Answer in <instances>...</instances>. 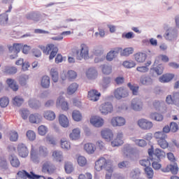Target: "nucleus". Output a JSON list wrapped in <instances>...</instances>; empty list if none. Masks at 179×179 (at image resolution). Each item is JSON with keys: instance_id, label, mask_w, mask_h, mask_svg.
<instances>
[{"instance_id": "a19ab883", "label": "nucleus", "mask_w": 179, "mask_h": 179, "mask_svg": "<svg viewBox=\"0 0 179 179\" xmlns=\"http://www.w3.org/2000/svg\"><path fill=\"white\" fill-rule=\"evenodd\" d=\"M54 47V44H50L48 45L46 47L44 45H40L39 48L42 50L43 54H46V55H48L50 54V51H51V48Z\"/></svg>"}, {"instance_id": "ea45409f", "label": "nucleus", "mask_w": 179, "mask_h": 179, "mask_svg": "<svg viewBox=\"0 0 179 179\" xmlns=\"http://www.w3.org/2000/svg\"><path fill=\"white\" fill-rule=\"evenodd\" d=\"M52 157L56 160V162H62L63 156L62 152L61 151H54L52 153Z\"/></svg>"}, {"instance_id": "5701e85b", "label": "nucleus", "mask_w": 179, "mask_h": 179, "mask_svg": "<svg viewBox=\"0 0 179 179\" xmlns=\"http://www.w3.org/2000/svg\"><path fill=\"white\" fill-rule=\"evenodd\" d=\"M154 156L157 157V161L160 162L162 159H164L166 157V152H164L162 149L160 148H156L155 150Z\"/></svg>"}, {"instance_id": "0eeeda50", "label": "nucleus", "mask_w": 179, "mask_h": 179, "mask_svg": "<svg viewBox=\"0 0 179 179\" xmlns=\"http://www.w3.org/2000/svg\"><path fill=\"white\" fill-rule=\"evenodd\" d=\"M167 104H174L179 107V92H174L173 95H168L166 98Z\"/></svg>"}, {"instance_id": "2f4dec72", "label": "nucleus", "mask_w": 179, "mask_h": 179, "mask_svg": "<svg viewBox=\"0 0 179 179\" xmlns=\"http://www.w3.org/2000/svg\"><path fill=\"white\" fill-rule=\"evenodd\" d=\"M10 164L11 166H13V167L17 168L19 167V166H20V161H19V159L17 158V157H16V155H11L10 157Z\"/></svg>"}, {"instance_id": "5fc2aeb1", "label": "nucleus", "mask_w": 179, "mask_h": 179, "mask_svg": "<svg viewBox=\"0 0 179 179\" xmlns=\"http://www.w3.org/2000/svg\"><path fill=\"white\" fill-rule=\"evenodd\" d=\"M157 143L162 149H167L169 148V142L166 141V138L157 140Z\"/></svg>"}, {"instance_id": "4be33fe9", "label": "nucleus", "mask_w": 179, "mask_h": 179, "mask_svg": "<svg viewBox=\"0 0 179 179\" xmlns=\"http://www.w3.org/2000/svg\"><path fill=\"white\" fill-rule=\"evenodd\" d=\"M42 117L38 113L30 115L29 121L32 124H40L41 122Z\"/></svg>"}, {"instance_id": "7c9ffc66", "label": "nucleus", "mask_w": 179, "mask_h": 179, "mask_svg": "<svg viewBox=\"0 0 179 179\" xmlns=\"http://www.w3.org/2000/svg\"><path fill=\"white\" fill-rule=\"evenodd\" d=\"M50 76L52 78V81L55 83H57V82H58V79H59V74H58V70L55 68H52L50 69Z\"/></svg>"}, {"instance_id": "72a5a7b5", "label": "nucleus", "mask_w": 179, "mask_h": 179, "mask_svg": "<svg viewBox=\"0 0 179 179\" xmlns=\"http://www.w3.org/2000/svg\"><path fill=\"white\" fill-rule=\"evenodd\" d=\"M151 71H154L157 75H162L163 72L164 71V65L163 64H158L157 66L153 67L151 69Z\"/></svg>"}, {"instance_id": "37998d69", "label": "nucleus", "mask_w": 179, "mask_h": 179, "mask_svg": "<svg viewBox=\"0 0 179 179\" xmlns=\"http://www.w3.org/2000/svg\"><path fill=\"white\" fill-rule=\"evenodd\" d=\"M117 54H118V51L111 50L107 54L106 59L109 62H111L114 59V58H115V57H117Z\"/></svg>"}, {"instance_id": "bf43d9fd", "label": "nucleus", "mask_w": 179, "mask_h": 179, "mask_svg": "<svg viewBox=\"0 0 179 179\" xmlns=\"http://www.w3.org/2000/svg\"><path fill=\"white\" fill-rule=\"evenodd\" d=\"M145 173L148 178H153V169H152L150 166L145 168Z\"/></svg>"}, {"instance_id": "dca6fc26", "label": "nucleus", "mask_w": 179, "mask_h": 179, "mask_svg": "<svg viewBox=\"0 0 179 179\" xmlns=\"http://www.w3.org/2000/svg\"><path fill=\"white\" fill-rule=\"evenodd\" d=\"M140 82L144 86H152L153 85V79L149 76H142L140 78Z\"/></svg>"}, {"instance_id": "6e6d98bb", "label": "nucleus", "mask_w": 179, "mask_h": 179, "mask_svg": "<svg viewBox=\"0 0 179 179\" xmlns=\"http://www.w3.org/2000/svg\"><path fill=\"white\" fill-rule=\"evenodd\" d=\"M123 66L127 69L134 68V66H136V63L133 60L124 61L123 62Z\"/></svg>"}, {"instance_id": "412c9836", "label": "nucleus", "mask_w": 179, "mask_h": 179, "mask_svg": "<svg viewBox=\"0 0 179 179\" xmlns=\"http://www.w3.org/2000/svg\"><path fill=\"white\" fill-rule=\"evenodd\" d=\"M57 106H61L62 109L64 111L69 109L68 108V102L65 101V98L63 96H59L57 100Z\"/></svg>"}, {"instance_id": "de8ad7c7", "label": "nucleus", "mask_w": 179, "mask_h": 179, "mask_svg": "<svg viewBox=\"0 0 179 179\" xmlns=\"http://www.w3.org/2000/svg\"><path fill=\"white\" fill-rule=\"evenodd\" d=\"M154 138L158 139V141H160V139H167V134L162 131H156L154 134Z\"/></svg>"}, {"instance_id": "f8f14e48", "label": "nucleus", "mask_w": 179, "mask_h": 179, "mask_svg": "<svg viewBox=\"0 0 179 179\" xmlns=\"http://www.w3.org/2000/svg\"><path fill=\"white\" fill-rule=\"evenodd\" d=\"M125 122V119L122 117H113L111 120L113 127H124Z\"/></svg>"}, {"instance_id": "a18cd8bd", "label": "nucleus", "mask_w": 179, "mask_h": 179, "mask_svg": "<svg viewBox=\"0 0 179 179\" xmlns=\"http://www.w3.org/2000/svg\"><path fill=\"white\" fill-rule=\"evenodd\" d=\"M24 103V99L20 96H15L13 99V103L14 106H17V107H20L22 103Z\"/></svg>"}, {"instance_id": "774afa93", "label": "nucleus", "mask_w": 179, "mask_h": 179, "mask_svg": "<svg viewBox=\"0 0 179 179\" xmlns=\"http://www.w3.org/2000/svg\"><path fill=\"white\" fill-rule=\"evenodd\" d=\"M27 137L29 141H34L36 139V133L29 130L27 132Z\"/></svg>"}, {"instance_id": "c85d7f7f", "label": "nucleus", "mask_w": 179, "mask_h": 179, "mask_svg": "<svg viewBox=\"0 0 179 179\" xmlns=\"http://www.w3.org/2000/svg\"><path fill=\"white\" fill-rule=\"evenodd\" d=\"M69 136L71 141H77V139H79V138H80V129H73L72 133L70 134Z\"/></svg>"}, {"instance_id": "cd10ccee", "label": "nucleus", "mask_w": 179, "mask_h": 179, "mask_svg": "<svg viewBox=\"0 0 179 179\" xmlns=\"http://www.w3.org/2000/svg\"><path fill=\"white\" fill-rule=\"evenodd\" d=\"M6 83L8 87L12 89V90H13V92H17V90H19V85L16 84L15 80H13L12 78H8L6 80Z\"/></svg>"}, {"instance_id": "bb28decb", "label": "nucleus", "mask_w": 179, "mask_h": 179, "mask_svg": "<svg viewBox=\"0 0 179 179\" xmlns=\"http://www.w3.org/2000/svg\"><path fill=\"white\" fill-rule=\"evenodd\" d=\"M50 77L44 76L42 77L41 80V85L43 89H48L50 87Z\"/></svg>"}, {"instance_id": "39448f33", "label": "nucleus", "mask_w": 179, "mask_h": 179, "mask_svg": "<svg viewBox=\"0 0 179 179\" xmlns=\"http://www.w3.org/2000/svg\"><path fill=\"white\" fill-rule=\"evenodd\" d=\"M114 96L117 100H121V99H125L129 96V92L127 88L120 87L117 88L114 92Z\"/></svg>"}, {"instance_id": "f257e3e1", "label": "nucleus", "mask_w": 179, "mask_h": 179, "mask_svg": "<svg viewBox=\"0 0 179 179\" xmlns=\"http://www.w3.org/2000/svg\"><path fill=\"white\" fill-rule=\"evenodd\" d=\"M103 169H106V171H108V173H113V166H111V160L101 157L95 162V169L96 171H101Z\"/></svg>"}, {"instance_id": "0e129e2a", "label": "nucleus", "mask_w": 179, "mask_h": 179, "mask_svg": "<svg viewBox=\"0 0 179 179\" xmlns=\"http://www.w3.org/2000/svg\"><path fill=\"white\" fill-rule=\"evenodd\" d=\"M78 163L79 166L83 167V166H86V163H87V161L86 160V158L85 157L80 156L78 158Z\"/></svg>"}, {"instance_id": "423d86ee", "label": "nucleus", "mask_w": 179, "mask_h": 179, "mask_svg": "<svg viewBox=\"0 0 179 179\" xmlns=\"http://www.w3.org/2000/svg\"><path fill=\"white\" fill-rule=\"evenodd\" d=\"M113 107L111 102H105L100 106L99 111L103 115L113 113Z\"/></svg>"}, {"instance_id": "f3484780", "label": "nucleus", "mask_w": 179, "mask_h": 179, "mask_svg": "<svg viewBox=\"0 0 179 179\" xmlns=\"http://www.w3.org/2000/svg\"><path fill=\"white\" fill-rule=\"evenodd\" d=\"M28 20H34V22H39L41 19V14L38 12L30 13L26 15Z\"/></svg>"}, {"instance_id": "338daca9", "label": "nucleus", "mask_w": 179, "mask_h": 179, "mask_svg": "<svg viewBox=\"0 0 179 179\" xmlns=\"http://www.w3.org/2000/svg\"><path fill=\"white\" fill-rule=\"evenodd\" d=\"M111 66H107V65H103L102 67V72L104 73V75H110L111 73Z\"/></svg>"}, {"instance_id": "393cba45", "label": "nucleus", "mask_w": 179, "mask_h": 179, "mask_svg": "<svg viewBox=\"0 0 179 179\" xmlns=\"http://www.w3.org/2000/svg\"><path fill=\"white\" fill-rule=\"evenodd\" d=\"M28 104L31 108H35L36 110L41 107V103H40V101L36 99H29Z\"/></svg>"}, {"instance_id": "a878e982", "label": "nucleus", "mask_w": 179, "mask_h": 179, "mask_svg": "<svg viewBox=\"0 0 179 179\" xmlns=\"http://www.w3.org/2000/svg\"><path fill=\"white\" fill-rule=\"evenodd\" d=\"M174 78V75L171 73L164 74L162 76L159 78V82L161 83H167L172 80Z\"/></svg>"}, {"instance_id": "e2e57ef3", "label": "nucleus", "mask_w": 179, "mask_h": 179, "mask_svg": "<svg viewBox=\"0 0 179 179\" xmlns=\"http://www.w3.org/2000/svg\"><path fill=\"white\" fill-rule=\"evenodd\" d=\"M141 166H143V167H150V159L149 158L141 159L139 162Z\"/></svg>"}, {"instance_id": "680f3d73", "label": "nucleus", "mask_w": 179, "mask_h": 179, "mask_svg": "<svg viewBox=\"0 0 179 179\" xmlns=\"http://www.w3.org/2000/svg\"><path fill=\"white\" fill-rule=\"evenodd\" d=\"M48 129L47 127L44 125H41L38 128V132L39 135H41L42 136H44L47 134Z\"/></svg>"}, {"instance_id": "c9c22d12", "label": "nucleus", "mask_w": 179, "mask_h": 179, "mask_svg": "<svg viewBox=\"0 0 179 179\" xmlns=\"http://www.w3.org/2000/svg\"><path fill=\"white\" fill-rule=\"evenodd\" d=\"M38 153L40 157H47L48 156V150L44 146H40Z\"/></svg>"}, {"instance_id": "3c124183", "label": "nucleus", "mask_w": 179, "mask_h": 179, "mask_svg": "<svg viewBox=\"0 0 179 179\" xmlns=\"http://www.w3.org/2000/svg\"><path fill=\"white\" fill-rule=\"evenodd\" d=\"M134 53V48H126L123 50V51L120 53L122 57H129L131 54Z\"/></svg>"}, {"instance_id": "052dcab7", "label": "nucleus", "mask_w": 179, "mask_h": 179, "mask_svg": "<svg viewBox=\"0 0 179 179\" xmlns=\"http://www.w3.org/2000/svg\"><path fill=\"white\" fill-rule=\"evenodd\" d=\"M57 52H58V48L54 45V47L51 48V52L49 56V59H54L55 56L57 55Z\"/></svg>"}, {"instance_id": "9b49d317", "label": "nucleus", "mask_w": 179, "mask_h": 179, "mask_svg": "<svg viewBox=\"0 0 179 179\" xmlns=\"http://www.w3.org/2000/svg\"><path fill=\"white\" fill-rule=\"evenodd\" d=\"M17 152L20 157H27L29 156V150L26 145L20 143L17 146Z\"/></svg>"}, {"instance_id": "4c0bfd02", "label": "nucleus", "mask_w": 179, "mask_h": 179, "mask_svg": "<svg viewBox=\"0 0 179 179\" xmlns=\"http://www.w3.org/2000/svg\"><path fill=\"white\" fill-rule=\"evenodd\" d=\"M8 20H9V17L6 13L0 15V24L1 26H6L8 24Z\"/></svg>"}, {"instance_id": "49530a36", "label": "nucleus", "mask_w": 179, "mask_h": 179, "mask_svg": "<svg viewBox=\"0 0 179 179\" xmlns=\"http://www.w3.org/2000/svg\"><path fill=\"white\" fill-rule=\"evenodd\" d=\"M78 87H79V85L76 83H73L69 85L68 87V92L69 94H73L76 90H78Z\"/></svg>"}, {"instance_id": "b1692460", "label": "nucleus", "mask_w": 179, "mask_h": 179, "mask_svg": "<svg viewBox=\"0 0 179 179\" xmlns=\"http://www.w3.org/2000/svg\"><path fill=\"white\" fill-rule=\"evenodd\" d=\"M88 79H96L97 78V70L94 67H91L87 71Z\"/></svg>"}, {"instance_id": "a211bd4d", "label": "nucleus", "mask_w": 179, "mask_h": 179, "mask_svg": "<svg viewBox=\"0 0 179 179\" xmlns=\"http://www.w3.org/2000/svg\"><path fill=\"white\" fill-rule=\"evenodd\" d=\"M31 160L33 162V163H35L36 164H38L40 163V155H38V152L36 151L34 149L31 148Z\"/></svg>"}, {"instance_id": "603ef678", "label": "nucleus", "mask_w": 179, "mask_h": 179, "mask_svg": "<svg viewBox=\"0 0 179 179\" xmlns=\"http://www.w3.org/2000/svg\"><path fill=\"white\" fill-rule=\"evenodd\" d=\"M4 72L8 73V75H13L17 72V69L13 66H6L4 69Z\"/></svg>"}, {"instance_id": "f03ea898", "label": "nucleus", "mask_w": 179, "mask_h": 179, "mask_svg": "<svg viewBox=\"0 0 179 179\" xmlns=\"http://www.w3.org/2000/svg\"><path fill=\"white\" fill-rule=\"evenodd\" d=\"M164 37L167 41H176L178 38V30L177 28L169 27L166 30Z\"/></svg>"}, {"instance_id": "20e7f679", "label": "nucleus", "mask_w": 179, "mask_h": 179, "mask_svg": "<svg viewBox=\"0 0 179 179\" xmlns=\"http://www.w3.org/2000/svg\"><path fill=\"white\" fill-rule=\"evenodd\" d=\"M89 57V49L85 44H81L80 50L76 51V59L79 61H82L83 58L85 59Z\"/></svg>"}, {"instance_id": "58836bf2", "label": "nucleus", "mask_w": 179, "mask_h": 179, "mask_svg": "<svg viewBox=\"0 0 179 179\" xmlns=\"http://www.w3.org/2000/svg\"><path fill=\"white\" fill-rule=\"evenodd\" d=\"M84 149L87 153L90 155L94 153V145L92 143H87L84 145Z\"/></svg>"}, {"instance_id": "c756f323", "label": "nucleus", "mask_w": 179, "mask_h": 179, "mask_svg": "<svg viewBox=\"0 0 179 179\" xmlns=\"http://www.w3.org/2000/svg\"><path fill=\"white\" fill-rule=\"evenodd\" d=\"M146 57H147L146 54L142 53V52H138L134 55L135 60L137 62H140V63L145 62V61H146Z\"/></svg>"}, {"instance_id": "9d476101", "label": "nucleus", "mask_w": 179, "mask_h": 179, "mask_svg": "<svg viewBox=\"0 0 179 179\" xmlns=\"http://www.w3.org/2000/svg\"><path fill=\"white\" fill-rule=\"evenodd\" d=\"M131 108L134 111H141L143 108V103L138 98H135L131 101Z\"/></svg>"}, {"instance_id": "ddd939ff", "label": "nucleus", "mask_w": 179, "mask_h": 179, "mask_svg": "<svg viewBox=\"0 0 179 179\" xmlns=\"http://www.w3.org/2000/svg\"><path fill=\"white\" fill-rule=\"evenodd\" d=\"M101 135L102 138H103V139L106 141V142H110V141H113V138H114V134H113V131L109 129L101 131Z\"/></svg>"}, {"instance_id": "473e14b6", "label": "nucleus", "mask_w": 179, "mask_h": 179, "mask_svg": "<svg viewBox=\"0 0 179 179\" xmlns=\"http://www.w3.org/2000/svg\"><path fill=\"white\" fill-rule=\"evenodd\" d=\"M130 178L131 179H138L141 176V169L138 168H135L130 172Z\"/></svg>"}, {"instance_id": "7ed1b4c3", "label": "nucleus", "mask_w": 179, "mask_h": 179, "mask_svg": "<svg viewBox=\"0 0 179 179\" xmlns=\"http://www.w3.org/2000/svg\"><path fill=\"white\" fill-rule=\"evenodd\" d=\"M17 176L20 177V178L23 179H40L43 178L45 179V176H40L34 173L33 171H31L30 173H29L25 170L20 171L17 172Z\"/></svg>"}, {"instance_id": "e433bc0d", "label": "nucleus", "mask_w": 179, "mask_h": 179, "mask_svg": "<svg viewBox=\"0 0 179 179\" xmlns=\"http://www.w3.org/2000/svg\"><path fill=\"white\" fill-rule=\"evenodd\" d=\"M44 117L49 121H54L55 120V113L51 110H47L45 112Z\"/></svg>"}, {"instance_id": "4d7b16f0", "label": "nucleus", "mask_w": 179, "mask_h": 179, "mask_svg": "<svg viewBox=\"0 0 179 179\" xmlns=\"http://www.w3.org/2000/svg\"><path fill=\"white\" fill-rule=\"evenodd\" d=\"M8 104L9 99L8 97L3 96L0 99V106L2 107V108L8 107Z\"/></svg>"}, {"instance_id": "09e8293b", "label": "nucleus", "mask_w": 179, "mask_h": 179, "mask_svg": "<svg viewBox=\"0 0 179 179\" xmlns=\"http://www.w3.org/2000/svg\"><path fill=\"white\" fill-rule=\"evenodd\" d=\"M29 80V76L26 74H22L19 78V83L21 85V86H26L27 84V80Z\"/></svg>"}, {"instance_id": "864d4df0", "label": "nucleus", "mask_w": 179, "mask_h": 179, "mask_svg": "<svg viewBox=\"0 0 179 179\" xmlns=\"http://www.w3.org/2000/svg\"><path fill=\"white\" fill-rule=\"evenodd\" d=\"M64 170L67 174H71L73 171V165L71 162H66L64 164Z\"/></svg>"}, {"instance_id": "4468645a", "label": "nucleus", "mask_w": 179, "mask_h": 179, "mask_svg": "<svg viewBox=\"0 0 179 179\" xmlns=\"http://www.w3.org/2000/svg\"><path fill=\"white\" fill-rule=\"evenodd\" d=\"M100 96H101V94H100L98 90H92V91L88 92V97L92 101H99Z\"/></svg>"}, {"instance_id": "c03bdc74", "label": "nucleus", "mask_w": 179, "mask_h": 179, "mask_svg": "<svg viewBox=\"0 0 179 179\" xmlns=\"http://www.w3.org/2000/svg\"><path fill=\"white\" fill-rule=\"evenodd\" d=\"M72 117L74 121L79 122L82 120V114L79 110H74L72 113Z\"/></svg>"}, {"instance_id": "8fccbe9b", "label": "nucleus", "mask_w": 179, "mask_h": 179, "mask_svg": "<svg viewBox=\"0 0 179 179\" xmlns=\"http://www.w3.org/2000/svg\"><path fill=\"white\" fill-rule=\"evenodd\" d=\"M151 120L155 121H163V115L157 113H152L150 115Z\"/></svg>"}, {"instance_id": "f704fd0d", "label": "nucleus", "mask_w": 179, "mask_h": 179, "mask_svg": "<svg viewBox=\"0 0 179 179\" xmlns=\"http://www.w3.org/2000/svg\"><path fill=\"white\" fill-rule=\"evenodd\" d=\"M127 86L129 90L132 92V94L134 96H138V93L139 92V86L134 85L131 84V83H127Z\"/></svg>"}, {"instance_id": "79ce46f5", "label": "nucleus", "mask_w": 179, "mask_h": 179, "mask_svg": "<svg viewBox=\"0 0 179 179\" xmlns=\"http://www.w3.org/2000/svg\"><path fill=\"white\" fill-rule=\"evenodd\" d=\"M169 171L172 173V174H178V164L176 162H173V164H169Z\"/></svg>"}, {"instance_id": "aec40b11", "label": "nucleus", "mask_w": 179, "mask_h": 179, "mask_svg": "<svg viewBox=\"0 0 179 179\" xmlns=\"http://www.w3.org/2000/svg\"><path fill=\"white\" fill-rule=\"evenodd\" d=\"M59 124L63 128H68L69 127V120L64 115H60L59 117Z\"/></svg>"}, {"instance_id": "2eb2a0df", "label": "nucleus", "mask_w": 179, "mask_h": 179, "mask_svg": "<svg viewBox=\"0 0 179 179\" xmlns=\"http://www.w3.org/2000/svg\"><path fill=\"white\" fill-rule=\"evenodd\" d=\"M90 122L92 125H94V127H96V128H100V127H103V124H104V120L101 117L95 116L91 118Z\"/></svg>"}, {"instance_id": "1a4fd4ad", "label": "nucleus", "mask_w": 179, "mask_h": 179, "mask_svg": "<svg viewBox=\"0 0 179 179\" xmlns=\"http://www.w3.org/2000/svg\"><path fill=\"white\" fill-rule=\"evenodd\" d=\"M138 125L141 129H151L153 128V123L146 119H141L138 121Z\"/></svg>"}, {"instance_id": "6ab92c4d", "label": "nucleus", "mask_w": 179, "mask_h": 179, "mask_svg": "<svg viewBox=\"0 0 179 179\" xmlns=\"http://www.w3.org/2000/svg\"><path fill=\"white\" fill-rule=\"evenodd\" d=\"M23 48V45L21 43H14V55L10 56V59H15L17 58V54L20 52V50Z\"/></svg>"}, {"instance_id": "69168bd1", "label": "nucleus", "mask_w": 179, "mask_h": 179, "mask_svg": "<svg viewBox=\"0 0 179 179\" xmlns=\"http://www.w3.org/2000/svg\"><path fill=\"white\" fill-rule=\"evenodd\" d=\"M124 143V141L120 138H115L114 141L111 142L112 146L115 148V146H121Z\"/></svg>"}, {"instance_id": "13d9d810", "label": "nucleus", "mask_w": 179, "mask_h": 179, "mask_svg": "<svg viewBox=\"0 0 179 179\" xmlns=\"http://www.w3.org/2000/svg\"><path fill=\"white\" fill-rule=\"evenodd\" d=\"M20 113L21 114V117L22 118H23V120H27V118L29 117V115H30V111H29V110L24 108L20 110Z\"/></svg>"}, {"instance_id": "6e6552de", "label": "nucleus", "mask_w": 179, "mask_h": 179, "mask_svg": "<svg viewBox=\"0 0 179 179\" xmlns=\"http://www.w3.org/2000/svg\"><path fill=\"white\" fill-rule=\"evenodd\" d=\"M55 171V167L50 162H45L42 166V173L45 174H53Z\"/></svg>"}]
</instances>
